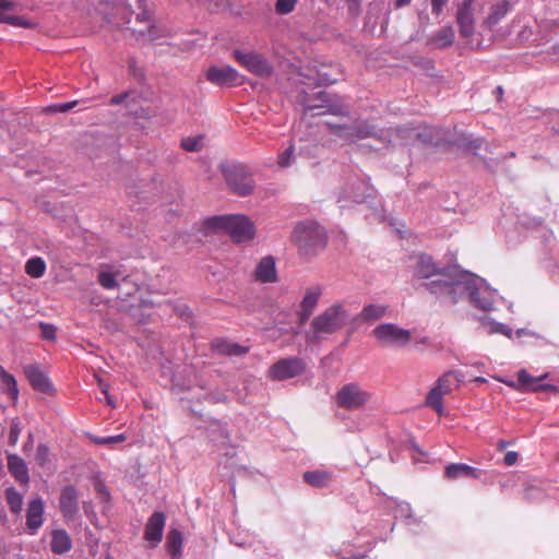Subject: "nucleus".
Masks as SVG:
<instances>
[{
    "mask_svg": "<svg viewBox=\"0 0 559 559\" xmlns=\"http://www.w3.org/2000/svg\"><path fill=\"white\" fill-rule=\"evenodd\" d=\"M348 311L341 302H334L317 314L305 331L308 345H318L342 330L348 321Z\"/></svg>",
    "mask_w": 559,
    "mask_h": 559,
    "instance_id": "2",
    "label": "nucleus"
},
{
    "mask_svg": "<svg viewBox=\"0 0 559 559\" xmlns=\"http://www.w3.org/2000/svg\"><path fill=\"white\" fill-rule=\"evenodd\" d=\"M297 0H276L275 10L278 14L285 15L294 11Z\"/></svg>",
    "mask_w": 559,
    "mask_h": 559,
    "instance_id": "45",
    "label": "nucleus"
},
{
    "mask_svg": "<svg viewBox=\"0 0 559 559\" xmlns=\"http://www.w3.org/2000/svg\"><path fill=\"white\" fill-rule=\"evenodd\" d=\"M97 382L102 393L107 394V392H109V385L103 379H98Z\"/></svg>",
    "mask_w": 559,
    "mask_h": 559,
    "instance_id": "59",
    "label": "nucleus"
},
{
    "mask_svg": "<svg viewBox=\"0 0 559 559\" xmlns=\"http://www.w3.org/2000/svg\"><path fill=\"white\" fill-rule=\"evenodd\" d=\"M78 105L76 100L52 104L46 108L47 112H68Z\"/></svg>",
    "mask_w": 559,
    "mask_h": 559,
    "instance_id": "47",
    "label": "nucleus"
},
{
    "mask_svg": "<svg viewBox=\"0 0 559 559\" xmlns=\"http://www.w3.org/2000/svg\"><path fill=\"white\" fill-rule=\"evenodd\" d=\"M443 396L442 392L433 385V388L428 392L425 401L426 405L435 409L439 416L444 414Z\"/></svg>",
    "mask_w": 559,
    "mask_h": 559,
    "instance_id": "37",
    "label": "nucleus"
},
{
    "mask_svg": "<svg viewBox=\"0 0 559 559\" xmlns=\"http://www.w3.org/2000/svg\"><path fill=\"white\" fill-rule=\"evenodd\" d=\"M234 58L240 66L254 75L265 78L270 76L273 72L272 64L262 55L254 51L235 49Z\"/></svg>",
    "mask_w": 559,
    "mask_h": 559,
    "instance_id": "13",
    "label": "nucleus"
},
{
    "mask_svg": "<svg viewBox=\"0 0 559 559\" xmlns=\"http://www.w3.org/2000/svg\"><path fill=\"white\" fill-rule=\"evenodd\" d=\"M4 497L11 513L20 514L23 510V495L14 487H8L4 490Z\"/></svg>",
    "mask_w": 559,
    "mask_h": 559,
    "instance_id": "35",
    "label": "nucleus"
},
{
    "mask_svg": "<svg viewBox=\"0 0 559 559\" xmlns=\"http://www.w3.org/2000/svg\"><path fill=\"white\" fill-rule=\"evenodd\" d=\"M307 362L298 356L282 358L274 362L269 370L270 377L277 381L288 380L305 373Z\"/></svg>",
    "mask_w": 559,
    "mask_h": 559,
    "instance_id": "11",
    "label": "nucleus"
},
{
    "mask_svg": "<svg viewBox=\"0 0 559 559\" xmlns=\"http://www.w3.org/2000/svg\"><path fill=\"white\" fill-rule=\"evenodd\" d=\"M444 475L449 479L462 477L477 479L480 477L481 471L464 463H452L445 467Z\"/></svg>",
    "mask_w": 559,
    "mask_h": 559,
    "instance_id": "26",
    "label": "nucleus"
},
{
    "mask_svg": "<svg viewBox=\"0 0 559 559\" xmlns=\"http://www.w3.org/2000/svg\"><path fill=\"white\" fill-rule=\"evenodd\" d=\"M205 78L210 83L221 87L238 86L243 82V78L230 66H211Z\"/></svg>",
    "mask_w": 559,
    "mask_h": 559,
    "instance_id": "14",
    "label": "nucleus"
},
{
    "mask_svg": "<svg viewBox=\"0 0 559 559\" xmlns=\"http://www.w3.org/2000/svg\"><path fill=\"white\" fill-rule=\"evenodd\" d=\"M372 394L365 390L357 382H349L341 386L336 392V404L347 411H357L362 408L371 400Z\"/></svg>",
    "mask_w": 559,
    "mask_h": 559,
    "instance_id": "9",
    "label": "nucleus"
},
{
    "mask_svg": "<svg viewBox=\"0 0 559 559\" xmlns=\"http://www.w3.org/2000/svg\"><path fill=\"white\" fill-rule=\"evenodd\" d=\"M165 546L171 559H180L183 546L182 533L178 528H170L166 537Z\"/></svg>",
    "mask_w": 559,
    "mask_h": 559,
    "instance_id": "28",
    "label": "nucleus"
},
{
    "mask_svg": "<svg viewBox=\"0 0 559 559\" xmlns=\"http://www.w3.org/2000/svg\"><path fill=\"white\" fill-rule=\"evenodd\" d=\"M448 0H431V11L435 15H440L443 8L447 5Z\"/></svg>",
    "mask_w": 559,
    "mask_h": 559,
    "instance_id": "50",
    "label": "nucleus"
},
{
    "mask_svg": "<svg viewBox=\"0 0 559 559\" xmlns=\"http://www.w3.org/2000/svg\"><path fill=\"white\" fill-rule=\"evenodd\" d=\"M293 242L304 258L319 254L328 243V233L323 226L312 219H305L296 224L292 234Z\"/></svg>",
    "mask_w": 559,
    "mask_h": 559,
    "instance_id": "3",
    "label": "nucleus"
},
{
    "mask_svg": "<svg viewBox=\"0 0 559 559\" xmlns=\"http://www.w3.org/2000/svg\"><path fill=\"white\" fill-rule=\"evenodd\" d=\"M481 142L483 141L480 139L473 140V141H471L468 143V147L474 148V150H478L481 146Z\"/></svg>",
    "mask_w": 559,
    "mask_h": 559,
    "instance_id": "60",
    "label": "nucleus"
},
{
    "mask_svg": "<svg viewBox=\"0 0 559 559\" xmlns=\"http://www.w3.org/2000/svg\"><path fill=\"white\" fill-rule=\"evenodd\" d=\"M324 126L334 138L346 143L376 136L377 129L369 121L355 118L353 115L343 120H325Z\"/></svg>",
    "mask_w": 559,
    "mask_h": 559,
    "instance_id": "6",
    "label": "nucleus"
},
{
    "mask_svg": "<svg viewBox=\"0 0 559 559\" xmlns=\"http://www.w3.org/2000/svg\"><path fill=\"white\" fill-rule=\"evenodd\" d=\"M412 0H395L396 8H403L411 3Z\"/></svg>",
    "mask_w": 559,
    "mask_h": 559,
    "instance_id": "63",
    "label": "nucleus"
},
{
    "mask_svg": "<svg viewBox=\"0 0 559 559\" xmlns=\"http://www.w3.org/2000/svg\"><path fill=\"white\" fill-rule=\"evenodd\" d=\"M153 31H154V26L148 25L146 31L139 29V31H133V33L138 35V38H145V37H147L148 39H154L155 36L153 34Z\"/></svg>",
    "mask_w": 559,
    "mask_h": 559,
    "instance_id": "52",
    "label": "nucleus"
},
{
    "mask_svg": "<svg viewBox=\"0 0 559 559\" xmlns=\"http://www.w3.org/2000/svg\"><path fill=\"white\" fill-rule=\"evenodd\" d=\"M181 146L187 152H198L202 147V136H189L181 140Z\"/></svg>",
    "mask_w": 559,
    "mask_h": 559,
    "instance_id": "43",
    "label": "nucleus"
},
{
    "mask_svg": "<svg viewBox=\"0 0 559 559\" xmlns=\"http://www.w3.org/2000/svg\"><path fill=\"white\" fill-rule=\"evenodd\" d=\"M395 516L405 519L407 521L408 525L415 524L418 522L412 514L411 504L405 501L397 503L396 509H395Z\"/></svg>",
    "mask_w": 559,
    "mask_h": 559,
    "instance_id": "39",
    "label": "nucleus"
},
{
    "mask_svg": "<svg viewBox=\"0 0 559 559\" xmlns=\"http://www.w3.org/2000/svg\"><path fill=\"white\" fill-rule=\"evenodd\" d=\"M50 548L53 554L62 555L71 550L72 540L66 530L58 528L51 532Z\"/></svg>",
    "mask_w": 559,
    "mask_h": 559,
    "instance_id": "27",
    "label": "nucleus"
},
{
    "mask_svg": "<svg viewBox=\"0 0 559 559\" xmlns=\"http://www.w3.org/2000/svg\"><path fill=\"white\" fill-rule=\"evenodd\" d=\"M508 444H509V442H508V441L500 440V441L498 442V450H503V449H506Z\"/></svg>",
    "mask_w": 559,
    "mask_h": 559,
    "instance_id": "64",
    "label": "nucleus"
},
{
    "mask_svg": "<svg viewBox=\"0 0 559 559\" xmlns=\"http://www.w3.org/2000/svg\"><path fill=\"white\" fill-rule=\"evenodd\" d=\"M41 336L45 340H55L56 338V328L52 324L40 323Z\"/></svg>",
    "mask_w": 559,
    "mask_h": 559,
    "instance_id": "49",
    "label": "nucleus"
},
{
    "mask_svg": "<svg viewBox=\"0 0 559 559\" xmlns=\"http://www.w3.org/2000/svg\"><path fill=\"white\" fill-rule=\"evenodd\" d=\"M213 348L218 353L227 356H242L248 352V347L224 338H217L213 343Z\"/></svg>",
    "mask_w": 559,
    "mask_h": 559,
    "instance_id": "31",
    "label": "nucleus"
},
{
    "mask_svg": "<svg viewBox=\"0 0 559 559\" xmlns=\"http://www.w3.org/2000/svg\"><path fill=\"white\" fill-rule=\"evenodd\" d=\"M205 231L227 233L235 241L242 242L254 237L255 228L253 223L242 214L215 215L203 222Z\"/></svg>",
    "mask_w": 559,
    "mask_h": 559,
    "instance_id": "4",
    "label": "nucleus"
},
{
    "mask_svg": "<svg viewBox=\"0 0 559 559\" xmlns=\"http://www.w3.org/2000/svg\"><path fill=\"white\" fill-rule=\"evenodd\" d=\"M209 399L213 403L226 402L227 396L223 393L210 394Z\"/></svg>",
    "mask_w": 559,
    "mask_h": 559,
    "instance_id": "57",
    "label": "nucleus"
},
{
    "mask_svg": "<svg viewBox=\"0 0 559 559\" xmlns=\"http://www.w3.org/2000/svg\"><path fill=\"white\" fill-rule=\"evenodd\" d=\"M223 176L230 190L239 197L252 193L254 180L248 167L240 163H227L222 165Z\"/></svg>",
    "mask_w": 559,
    "mask_h": 559,
    "instance_id": "7",
    "label": "nucleus"
},
{
    "mask_svg": "<svg viewBox=\"0 0 559 559\" xmlns=\"http://www.w3.org/2000/svg\"><path fill=\"white\" fill-rule=\"evenodd\" d=\"M371 187L365 180L355 176L352 177L337 192L336 202L341 209L349 207L352 204H359L371 197Z\"/></svg>",
    "mask_w": 559,
    "mask_h": 559,
    "instance_id": "8",
    "label": "nucleus"
},
{
    "mask_svg": "<svg viewBox=\"0 0 559 559\" xmlns=\"http://www.w3.org/2000/svg\"><path fill=\"white\" fill-rule=\"evenodd\" d=\"M519 453L515 451H509L506 453L503 462L507 466H512L518 462Z\"/></svg>",
    "mask_w": 559,
    "mask_h": 559,
    "instance_id": "53",
    "label": "nucleus"
},
{
    "mask_svg": "<svg viewBox=\"0 0 559 559\" xmlns=\"http://www.w3.org/2000/svg\"><path fill=\"white\" fill-rule=\"evenodd\" d=\"M98 284L107 289L112 290L119 287L120 283L128 282V275H124L120 269L102 270L97 276Z\"/></svg>",
    "mask_w": 559,
    "mask_h": 559,
    "instance_id": "24",
    "label": "nucleus"
},
{
    "mask_svg": "<svg viewBox=\"0 0 559 559\" xmlns=\"http://www.w3.org/2000/svg\"><path fill=\"white\" fill-rule=\"evenodd\" d=\"M300 104L304 107V115L316 117L330 115L331 120L348 119L352 115L350 107L340 97L332 96L326 92L320 91L316 94L314 99H310L307 95L301 97Z\"/></svg>",
    "mask_w": 559,
    "mask_h": 559,
    "instance_id": "5",
    "label": "nucleus"
},
{
    "mask_svg": "<svg viewBox=\"0 0 559 559\" xmlns=\"http://www.w3.org/2000/svg\"><path fill=\"white\" fill-rule=\"evenodd\" d=\"M126 440V436L123 433L115 435V436H107V437H93L92 441L95 444H115L120 443Z\"/></svg>",
    "mask_w": 559,
    "mask_h": 559,
    "instance_id": "46",
    "label": "nucleus"
},
{
    "mask_svg": "<svg viewBox=\"0 0 559 559\" xmlns=\"http://www.w3.org/2000/svg\"><path fill=\"white\" fill-rule=\"evenodd\" d=\"M480 322L489 334H502L508 338H513L514 336L513 330L504 323L496 322L487 317L481 318Z\"/></svg>",
    "mask_w": 559,
    "mask_h": 559,
    "instance_id": "34",
    "label": "nucleus"
},
{
    "mask_svg": "<svg viewBox=\"0 0 559 559\" xmlns=\"http://www.w3.org/2000/svg\"><path fill=\"white\" fill-rule=\"evenodd\" d=\"M335 81L334 80H330L328 78H321L318 80V84L319 85H328V84H332L334 83Z\"/></svg>",
    "mask_w": 559,
    "mask_h": 559,
    "instance_id": "62",
    "label": "nucleus"
},
{
    "mask_svg": "<svg viewBox=\"0 0 559 559\" xmlns=\"http://www.w3.org/2000/svg\"><path fill=\"white\" fill-rule=\"evenodd\" d=\"M372 335L383 346L405 347L412 340V333L407 329L394 323H382L372 330Z\"/></svg>",
    "mask_w": 559,
    "mask_h": 559,
    "instance_id": "10",
    "label": "nucleus"
},
{
    "mask_svg": "<svg viewBox=\"0 0 559 559\" xmlns=\"http://www.w3.org/2000/svg\"><path fill=\"white\" fill-rule=\"evenodd\" d=\"M424 286L443 302L454 305L466 298L474 308L485 312L493 311L500 298L484 278L462 270L451 281H429Z\"/></svg>",
    "mask_w": 559,
    "mask_h": 559,
    "instance_id": "1",
    "label": "nucleus"
},
{
    "mask_svg": "<svg viewBox=\"0 0 559 559\" xmlns=\"http://www.w3.org/2000/svg\"><path fill=\"white\" fill-rule=\"evenodd\" d=\"M35 461L41 467L47 465V463L49 462V448L46 444H38L35 454Z\"/></svg>",
    "mask_w": 559,
    "mask_h": 559,
    "instance_id": "44",
    "label": "nucleus"
},
{
    "mask_svg": "<svg viewBox=\"0 0 559 559\" xmlns=\"http://www.w3.org/2000/svg\"><path fill=\"white\" fill-rule=\"evenodd\" d=\"M322 295L320 286L310 287L306 290L305 296L300 302V311L298 312L299 324H305L314 311L319 299Z\"/></svg>",
    "mask_w": 559,
    "mask_h": 559,
    "instance_id": "21",
    "label": "nucleus"
},
{
    "mask_svg": "<svg viewBox=\"0 0 559 559\" xmlns=\"http://www.w3.org/2000/svg\"><path fill=\"white\" fill-rule=\"evenodd\" d=\"M45 503L41 497L33 498L26 509V528L29 535H35L43 526Z\"/></svg>",
    "mask_w": 559,
    "mask_h": 559,
    "instance_id": "17",
    "label": "nucleus"
},
{
    "mask_svg": "<svg viewBox=\"0 0 559 559\" xmlns=\"http://www.w3.org/2000/svg\"><path fill=\"white\" fill-rule=\"evenodd\" d=\"M551 130L559 134V112H554L550 117Z\"/></svg>",
    "mask_w": 559,
    "mask_h": 559,
    "instance_id": "55",
    "label": "nucleus"
},
{
    "mask_svg": "<svg viewBox=\"0 0 559 559\" xmlns=\"http://www.w3.org/2000/svg\"><path fill=\"white\" fill-rule=\"evenodd\" d=\"M514 335L516 337H522V336H533V337H537V338H542V336L533 331H530L527 329H518L515 332H513Z\"/></svg>",
    "mask_w": 559,
    "mask_h": 559,
    "instance_id": "54",
    "label": "nucleus"
},
{
    "mask_svg": "<svg viewBox=\"0 0 559 559\" xmlns=\"http://www.w3.org/2000/svg\"><path fill=\"white\" fill-rule=\"evenodd\" d=\"M129 97V93L124 92L119 95H116L111 98V103L115 105H119L123 103Z\"/></svg>",
    "mask_w": 559,
    "mask_h": 559,
    "instance_id": "56",
    "label": "nucleus"
},
{
    "mask_svg": "<svg viewBox=\"0 0 559 559\" xmlns=\"http://www.w3.org/2000/svg\"><path fill=\"white\" fill-rule=\"evenodd\" d=\"M96 490L106 499V500H109L110 498V493L108 491V489L103 485V484H97L96 485Z\"/></svg>",
    "mask_w": 559,
    "mask_h": 559,
    "instance_id": "58",
    "label": "nucleus"
},
{
    "mask_svg": "<svg viewBox=\"0 0 559 559\" xmlns=\"http://www.w3.org/2000/svg\"><path fill=\"white\" fill-rule=\"evenodd\" d=\"M104 397H105L106 403H107L109 406H111V407H116V404H115L114 397L109 394V392H107V394H104Z\"/></svg>",
    "mask_w": 559,
    "mask_h": 559,
    "instance_id": "61",
    "label": "nucleus"
},
{
    "mask_svg": "<svg viewBox=\"0 0 559 559\" xmlns=\"http://www.w3.org/2000/svg\"><path fill=\"white\" fill-rule=\"evenodd\" d=\"M453 378V372H445L436 381L435 386L442 392L443 395H447L452 391Z\"/></svg>",
    "mask_w": 559,
    "mask_h": 559,
    "instance_id": "40",
    "label": "nucleus"
},
{
    "mask_svg": "<svg viewBox=\"0 0 559 559\" xmlns=\"http://www.w3.org/2000/svg\"><path fill=\"white\" fill-rule=\"evenodd\" d=\"M548 377L547 373L540 376V377H533L531 376L525 369H521L518 372V382L520 386L524 390H532V391H554L556 388L552 384L548 383H540L543 379H546Z\"/></svg>",
    "mask_w": 559,
    "mask_h": 559,
    "instance_id": "22",
    "label": "nucleus"
},
{
    "mask_svg": "<svg viewBox=\"0 0 559 559\" xmlns=\"http://www.w3.org/2000/svg\"><path fill=\"white\" fill-rule=\"evenodd\" d=\"M473 2V0H463L457 7L456 23L460 35L463 38H469L475 31Z\"/></svg>",
    "mask_w": 559,
    "mask_h": 559,
    "instance_id": "16",
    "label": "nucleus"
},
{
    "mask_svg": "<svg viewBox=\"0 0 559 559\" xmlns=\"http://www.w3.org/2000/svg\"><path fill=\"white\" fill-rule=\"evenodd\" d=\"M460 271L461 270L456 266L439 269L430 255L420 254L417 258L414 275L418 278H430L431 276H438V278L435 281H451V278H453L454 275Z\"/></svg>",
    "mask_w": 559,
    "mask_h": 559,
    "instance_id": "12",
    "label": "nucleus"
},
{
    "mask_svg": "<svg viewBox=\"0 0 559 559\" xmlns=\"http://www.w3.org/2000/svg\"><path fill=\"white\" fill-rule=\"evenodd\" d=\"M293 159H294V146L290 145L282 154H280L278 165L281 167H288V166H290Z\"/></svg>",
    "mask_w": 559,
    "mask_h": 559,
    "instance_id": "48",
    "label": "nucleus"
},
{
    "mask_svg": "<svg viewBox=\"0 0 559 559\" xmlns=\"http://www.w3.org/2000/svg\"><path fill=\"white\" fill-rule=\"evenodd\" d=\"M24 373L35 391L51 394L55 390L47 374L36 364L24 367Z\"/></svg>",
    "mask_w": 559,
    "mask_h": 559,
    "instance_id": "18",
    "label": "nucleus"
},
{
    "mask_svg": "<svg viewBox=\"0 0 559 559\" xmlns=\"http://www.w3.org/2000/svg\"><path fill=\"white\" fill-rule=\"evenodd\" d=\"M166 525V515L162 511H155L147 519L144 528V539L151 548H156L163 539Z\"/></svg>",
    "mask_w": 559,
    "mask_h": 559,
    "instance_id": "15",
    "label": "nucleus"
},
{
    "mask_svg": "<svg viewBox=\"0 0 559 559\" xmlns=\"http://www.w3.org/2000/svg\"><path fill=\"white\" fill-rule=\"evenodd\" d=\"M0 381L3 391L11 397V400L16 401L19 397V388L14 376L9 373L4 368H1Z\"/></svg>",
    "mask_w": 559,
    "mask_h": 559,
    "instance_id": "36",
    "label": "nucleus"
},
{
    "mask_svg": "<svg viewBox=\"0 0 559 559\" xmlns=\"http://www.w3.org/2000/svg\"><path fill=\"white\" fill-rule=\"evenodd\" d=\"M16 8V2L12 0H0V23L11 26L32 28L34 23L24 16L11 14Z\"/></svg>",
    "mask_w": 559,
    "mask_h": 559,
    "instance_id": "19",
    "label": "nucleus"
},
{
    "mask_svg": "<svg viewBox=\"0 0 559 559\" xmlns=\"http://www.w3.org/2000/svg\"><path fill=\"white\" fill-rule=\"evenodd\" d=\"M386 313V307L377 304H370L362 308L356 317V320L362 323H372L382 319Z\"/></svg>",
    "mask_w": 559,
    "mask_h": 559,
    "instance_id": "30",
    "label": "nucleus"
},
{
    "mask_svg": "<svg viewBox=\"0 0 559 559\" xmlns=\"http://www.w3.org/2000/svg\"><path fill=\"white\" fill-rule=\"evenodd\" d=\"M439 47H449L454 41V32L451 27L441 29L436 37Z\"/></svg>",
    "mask_w": 559,
    "mask_h": 559,
    "instance_id": "41",
    "label": "nucleus"
},
{
    "mask_svg": "<svg viewBox=\"0 0 559 559\" xmlns=\"http://www.w3.org/2000/svg\"><path fill=\"white\" fill-rule=\"evenodd\" d=\"M59 508L66 519H73L79 511V493L74 486L68 485L61 490Z\"/></svg>",
    "mask_w": 559,
    "mask_h": 559,
    "instance_id": "20",
    "label": "nucleus"
},
{
    "mask_svg": "<svg viewBox=\"0 0 559 559\" xmlns=\"http://www.w3.org/2000/svg\"><path fill=\"white\" fill-rule=\"evenodd\" d=\"M140 8L143 9V12L136 14L138 22H150L148 11L144 8L145 0H136Z\"/></svg>",
    "mask_w": 559,
    "mask_h": 559,
    "instance_id": "51",
    "label": "nucleus"
},
{
    "mask_svg": "<svg viewBox=\"0 0 559 559\" xmlns=\"http://www.w3.org/2000/svg\"><path fill=\"white\" fill-rule=\"evenodd\" d=\"M207 437L215 444L225 445L229 442V432L225 424L215 420L207 428Z\"/></svg>",
    "mask_w": 559,
    "mask_h": 559,
    "instance_id": "32",
    "label": "nucleus"
},
{
    "mask_svg": "<svg viewBox=\"0 0 559 559\" xmlns=\"http://www.w3.org/2000/svg\"><path fill=\"white\" fill-rule=\"evenodd\" d=\"M8 469L10 474L23 486L29 483L28 468L22 457L16 454H8Z\"/></svg>",
    "mask_w": 559,
    "mask_h": 559,
    "instance_id": "23",
    "label": "nucleus"
},
{
    "mask_svg": "<svg viewBox=\"0 0 559 559\" xmlns=\"http://www.w3.org/2000/svg\"><path fill=\"white\" fill-rule=\"evenodd\" d=\"M255 280L261 283H273L277 278L275 260L273 257H264L254 271Z\"/></svg>",
    "mask_w": 559,
    "mask_h": 559,
    "instance_id": "25",
    "label": "nucleus"
},
{
    "mask_svg": "<svg viewBox=\"0 0 559 559\" xmlns=\"http://www.w3.org/2000/svg\"><path fill=\"white\" fill-rule=\"evenodd\" d=\"M25 272L31 277L39 278L46 272V263L40 257L31 258L25 264Z\"/></svg>",
    "mask_w": 559,
    "mask_h": 559,
    "instance_id": "38",
    "label": "nucleus"
},
{
    "mask_svg": "<svg viewBox=\"0 0 559 559\" xmlns=\"http://www.w3.org/2000/svg\"><path fill=\"white\" fill-rule=\"evenodd\" d=\"M511 10V4L507 0H502L492 4L491 12L486 19V23L489 26L497 25Z\"/></svg>",
    "mask_w": 559,
    "mask_h": 559,
    "instance_id": "33",
    "label": "nucleus"
},
{
    "mask_svg": "<svg viewBox=\"0 0 559 559\" xmlns=\"http://www.w3.org/2000/svg\"><path fill=\"white\" fill-rule=\"evenodd\" d=\"M22 431V424L19 417H14L11 420V427L9 431V443L15 445L19 441Z\"/></svg>",
    "mask_w": 559,
    "mask_h": 559,
    "instance_id": "42",
    "label": "nucleus"
},
{
    "mask_svg": "<svg viewBox=\"0 0 559 559\" xmlns=\"http://www.w3.org/2000/svg\"><path fill=\"white\" fill-rule=\"evenodd\" d=\"M302 479L306 484L314 488L328 487L332 479V474L324 469L305 472Z\"/></svg>",
    "mask_w": 559,
    "mask_h": 559,
    "instance_id": "29",
    "label": "nucleus"
}]
</instances>
